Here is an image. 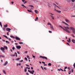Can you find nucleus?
I'll use <instances>...</instances> for the list:
<instances>
[{"mask_svg": "<svg viewBox=\"0 0 75 75\" xmlns=\"http://www.w3.org/2000/svg\"><path fill=\"white\" fill-rule=\"evenodd\" d=\"M15 39H16V40H21V39H20V38L17 37V36H16L15 37Z\"/></svg>", "mask_w": 75, "mask_h": 75, "instance_id": "39448f33", "label": "nucleus"}, {"mask_svg": "<svg viewBox=\"0 0 75 75\" xmlns=\"http://www.w3.org/2000/svg\"><path fill=\"white\" fill-rule=\"evenodd\" d=\"M31 69H33V67H31Z\"/></svg>", "mask_w": 75, "mask_h": 75, "instance_id": "6e6d98bb", "label": "nucleus"}, {"mask_svg": "<svg viewBox=\"0 0 75 75\" xmlns=\"http://www.w3.org/2000/svg\"><path fill=\"white\" fill-rule=\"evenodd\" d=\"M6 43H8V44H9V43H10V42L7 40L6 41Z\"/></svg>", "mask_w": 75, "mask_h": 75, "instance_id": "7c9ffc66", "label": "nucleus"}, {"mask_svg": "<svg viewBox=\"0 0 75 75\" xmlns=\"http://www.w3.org/2000/svg\"><path fill=\"white\" fill-rule=\"evenodd\" d=\"M4 48H5V49H6V50H7V49H8V48L7 47V46H4Z\"/></svg>", "mask_w": 75, "mask_h": 75, "instance_id": "f3484780", "label": "nucleus"}, {"mask_svg": "<svg viewBox=\"0 0 75 75\" xmlns=\"http://www.w3.org/2000/svg\"><path fill=\"white\" fill-rule=\"evenodd\" d=\"M72 2H74L75 1V0H71Z\"/></svg>", "mask_w": 75, "mask_h": 75, "instance_id": "603ef678", "label": "nucleus"}, {"mask_svg": "<svg viewBox=\"0 0 75 75\" xmlns=\"http://www.w3.org/2000/svg\"><path fill=\"white\" fill-rule=\"evenodd\" d=\"M60 27H61L62 29H63L64 31H65L67 33H70V31H69L68 30L70 28V30H72V32L73 34H75V28H74L73 27H65L64 26V28H65L64 29V28L62 27L61 26H59Z\"/></svg>", "mask_w": 75, "mask_h": 75, "instance_id": "f257e3e1", "label": "nucleus"}, {"mask_svg": "<svg viewBox=\"0 0 75 75\" xmlns=\"http://www.w3.org/2000/svg\"><path fill=\"white\" fill-rule=\"evenodd\" d=\"M44 69H45L46 70V69H47L45 67L44 68Z\"/></svg>", "mask_w": 75, "mask_h": 75, "instance_id": "774afa93", "label": "nucleus"}, {"mask_svg": "<svg viewBox=\"0 0 75 75\" xmlns=\"http://www.w3.org/2000/svg\"><path fill=\"white\" fill-rule=\"evenodd\" d=\"M9 33V32H7V35H9V34H8V33Z\"/></svg>", "mask_w": 75, "mask_h": 75, "instance_id": "de8ad7c7", "label": "nucleus"}, {"mask_svg": "<svg viewBox=\"0 0 75 75\" xmlns=\"http://www.w3.org/2000/svg\"><path fill=\"white\" fill-rule=\"evenodd\" d=\"M41 68H42V69L43 70H44V69L43 68V67H42V66H41Z\"/></svg>", "mask_w": 75, "mask_h": 75, "instance_id": "8fccbe9b", "label": "nucleus"}, {"mask_svg": "<svg viewBox=\"0 0 75 75\" xmlns=\"http://www.w3.org/2000/svg\"><path fill=\"white\" fill-rule=\"evenodd\" d=\"M49 14L50 15L51 17L52 18V19L54 20V16H53L54 14H52V13H49Z\"/></svg>", "mask_w": 75, "mask_h": 75, "instance_id": "7ed1b4c3", "label": "nucleus"}, {"mask_svg": "<svg viewBox=\"0 0 75 75\" xmlns=\"http://www.w3.org/2000/svg\"><path fill=\"white\" fill-rule=\"evenodd\" d=\"M60 69L61 71H64V70L62 69Z\"/></svg>", "mask_w": 75, "mask_h": 75, "instance_id": "49530a36", "label": "nucleus"}, {"mask_svg": "<svg viewBox=\"0 0 75 75\" xmlns=\"http://www.w3.org/2000/svg\"><path fill=\"white\" fill-rule=\"evenodd\" d=\"M0 25L1 27H2V28L3 27V26H2V24H1V22H0Z\"/></svg>", "mask_w": 75, "mask_h": 75, "instance_id": "b1692460", "label": "nucleus"}, {"mask_svg": "<svg viewBox=\"0 0 75 75\" xmlns=\"http://www.w3.org/2000/svg\"><path fill=\"white\" fill-rule=\"evenodd\" d=\"M22 1H23V2H24V1H25V0H22Z\"/></svg>", "mask_w": 75, "mask_h": 75, "instance_id": "e2e57ef3", "label": "nucleus"}, {"mask_svg": "<svg viewBox=\"0 0 75 75\" xmlns=\"http://www.w3.org/2000/svg\"><path fill=\"white\" fill-rule=\"evenodd\" d=\"M67 67H65L64 68V69H67Z\"/></svg>", "mask_w": 75, "mask_h": 75, "instance_id": "a19ab883", "label": "nucleus"}, {"mask_svg": "<svg viewBox=\"0 0 75 75\" xmlns=\"http://www.w3.org/2000/svg\"><path fill=\"white\" fill-rule=\"evenodd\" d=\"M69 40H67V41H68V42H71V39L70 38H69Z\"/></svg>", "mask_w": 75, "mask_h": 75, "instance_id": "f8f14e48", "label": "nucleus"}, {"mask_svg": "<svg viewBox=\"0 0 75 75\" xmlns=\"http://www.w3.org/2000/svg\"><path fill=\"white\" fill-rule=\"evenodd\" d=\"M20 59V58H17V59H16V60H19Z\"/></svg>", "mask_w": 75, "mask_h": 75, "instance_id": "3c124183", "label": "nucleus"}, {"mask_svg": "<svg viewBox=\"0 0 75 75\" xmlns=\"http://www.w3.org/2000/svg\"><path fill=\"white\" fill-rule=\"evenodd\" d=\"M0 50H1L4 52V50H5L4 49V47H1L0 48Z\"/></svg>", "mask_w": 75, "mask_h": 75, "instance_id": "20e7f679", "label": "nucleus"}, {"mask_svg": "<svg viewBox=\"0 0 75 75\" xmlns=\"http://www.w3.org/2000/svg\"><path fill=\"white\" fill-rule=\"evenodd\" d=\"M10 51L11 52H13V51L12 50V49H11L10 50Z\"/></svg>", "mask_w": 75, "mask_h": 75, "instance_id": "13d9d810", "label": "nucleus"}, {"mask_svg": "<svg viewBox=\"0 0 75 75\" xmlns=\"http://www.w3.org/2000/svg\"><path fill=\"white\" fill-rule=\"evenodd\" d=\"M42 63L43 64H45V63L44 62H42Z\"/></svg>", "mask_w": 75, "mask_h": 75, "instance_id": "09e8293b", "label": "nucleus"}, {"mask_svg": "<svg viewBox=\"0 0 75 75\" xmlns=\"http://www.w3.org/2000/svg\"><path fill=\"white\" fill-rule=\"evenodd\" d=\"M34 70H32V71H30V74H34Z\"/></svg>", "mask_w": 75, "mask_h": 75, "instance_id": "9d476101", "label": "nucleus"}, {"mask_svg": "<svg viewBox=\"0 0 75 75\" xmlns=\"http://www.w3.org/2000/svg\"><path fill=\"white\" fill-rule=\"evenodd\" d=\"M71 72H73L74 71V69H71Z\"/></svg>", "mask_w": 75, "mask_h": 75, "instance_id": "58836bf2", "label": "nucleus"}, {"mask_svg": "<svg viewBox=\"0 0 75 75\" xmlns=\"http://www.w3.org/2000/svg\"><path fill=\"white\" fill-rule=\"evenodd\" d=\"M67 45H69V46H70V45L68 43H67Z\"/></svg>", "mask_w": 75, "mask_h": 75, "instance_id": "79ce46f5", "label": "nucleus"}, {"mask_svg": "<svg viewBox=\"0 0 75 75\" xmlns=\"http://www.w3.org/2000/svg\"><path fill=\"white\" fill-rule=\"evenodd\" d=\"M26 75H29V74L28 73H26Z\"/></svg>", "mask_w": 75, "mask_h": 75, "instance_id": "680f3d73", "label": "nucleus"}, {"mask_svg": "<svg viewBox=\"0 0 75 75\" xmlns=\"http://www.w3.org/2000/svg\"><path fill=\"white\" fill-rule=\"evenodd\" d=\"M19 62H23V60H21L19 61Z\"/></svg>", "mask_w": 75, "mask_h": 75, "instance_id": "f704fd0d", "label": "nucleus"}, {"mask_svg": "<svg viewBox=\"0 0 75 75\" xmlns=\"http://www.w3.org/2000/svg\"><path fill=\"white\" fill-rule=\"evenodd\" d=\"M19 44H23V42H19Z\"/></svg>", "mask_w": 75, "mask_h": 75, "instance_id": "72a5a7b5", "label": "nucleus"}, {"mask_svg": "<svg viewBox=\"0 0 75 75\" xmlns=\"http://www.w3.org/2000/svg\"><path fill=\"white\" fill-rule=\"evenodd\" d=\"M65 21L67 22V23H69V21L67 19H65Z\"/></svg>", "mask_w": 75, "mask_h": 75, "instance_id": "aec40b11", "label": "nucleus"}, {"mask_svg": "<svg viewBox=\"0 0 75 75\" xmlns=\"http://www.w3.org/2000/svg\"><path fill=\"white\" fill-rule=\"evenodd\" d=\"M71 35L72 36V37H73V38H75V36H74V34H71Z\"/></svg>", "mask_w": 75, "mask_h": 75, "instance_id": "c756f323", "label": "nucleus"}, {"mask_svg": "<svg viewBox=\"0 0 75 75\" xmlns=\"http://www.w3.org/2000/svg\"><path fill=\"white\" fill-rule=\"evenodd\" d=\"M25 59L27 61H28V60H27V58L26 57H25Z\"/></svg>", "mask_w": 75, "mask_h": 75, "instance_id": "4c0bfd02", "label": "nucleus"}, {"mask_svg": "<svg viewBox=\"0 0 75 75\" xmlns=\"http://www.w3.org/2000/svg\"><path fill=\"white\" fill-rule=\"evenodd\" d=\"M71 41L73 42V43H75V40L74 39H72L71 40Z\"/></svg>", "mask_w": 75, "mask_h": 75, "instance_id": "4468645a", "label": "nucleus"}, {"mask_svg": "<svg viewBox=\"0 0 75 75\" xmlns=\"http://www.w3.org/2000/svg\"><path fill=\"white\" fill-rule=\"evenodd\" d=\"M11 3L12 4H13V3H14V2L12 1V2H11Z\"/></svg>", "mask_w": 75, "mask_h": 75, "instance_id": "bf43d9fd", "label": "nucleus"}, {"mask_svg": "<svg viewBox=\"0 0 75 75\" xmlns=\"http://www.w3.org/2000/svg\"><path fill=\"white\" fill-rule=\"evenodd\" d=\"M47 25H51V23H50L48 22V23L47 24Z\"/></svg>", "mask_w": 75, "mask_h": 75, "instance_id": "cd10ccee", "label": "nucleus"}, {"mask_svg": "<svg viewBox=\"0 0 75 75\" xmlns=\"http://www.w3.org/2000/svg\"><path fill=\"white\" fill-rule=\"evenodd\" d=\"M3 29L4 31H6V28L4 27L3 28Z\"/></svg>", "mask_w": 75, "mask_h": 75, "instance_id": "a878e982", "label": "nucleus"}, {"mask_svg": "<svg viewBox=\"0 0 75 75\" xmlns=\"http://www.w3.org/2000/svg\"><path fill=\"white\" fill-rule=\"evenodd\" d=\"M48 65L49 66H51V63H49L48 64Z\"/></svg>", "mask_w": 75, "mask_h": 75, "instance_id": "2f4dec72", "label": "nucleus"}, {"mask_svg": "<svg viewBox=\"0 0 75 75\" xmlns=\"http://www.w3.org/2000/svg\"><path fill=\"white\" fill-rule=\"evenodd\" d=\"M57 71H61V70L60 69H58Z\"/></svg>", "mask_w": 75, "mask_h": 75, "instance_id": "4d7b16f0", "label": "nucleus"}, {"mask_svg": "<svg viewBox=\"0 0 75 75\" xmlns=\"http://www.w3.org/2000/svg\"><path fill=\"white\" fill-rule=\"evenodd\" d=\"M64 24H65L66 25H67V26H68L69 25H68V24L66 23L65 22H62Z\"/></svg>", "mask_w": 75, "mask_h": 75, "instance_id": "9b49d317", "label": "nucleus"}, {"mask_svg": "<svg viewBox=\"0 0 75 75\" xmlns=\"http://www.w3.org/2000/svg\"><path fill=\"white\" fill-rule=\"evenodd\" d=\"M16 48L17 49H20L21 47L20 46H17L16 47Z\"/></svg>", "mask_w": 75, "mask_h": 75, "instance_id": "1a4fd4ad", "label": "nucleus"}, {"mask_svg": "<svg viewBox=\"0 0 75 75\" xmlns=\"http://www.w3.org/2000/svg\"><path fill=\"white\" fill-rule=\"evenodd\" d=\"M26 66H28V67H29V65H28V64H26Z\"/></svg>", "mask_w": 75, "mask_h": 75, "instance_id": "338daca9", "label": "nucleus"}, {"mask_svg": "<svg viewBox=\"0 0 75 75\" xmlns=\"http://www.w3.org/2000/svg\"><path fill=\"white\" fill-rule=\"evenodd\" d=\"M33 58H35V57L34 56H33Z\"/></svg>", "mask_w": 75, "mask_h": 75, "instance_id": "864d4df0", "label": "nucleus"}, {"mask_svg": "<svg viewBox=\"0 0 75 75\" xmlns=\"http://www.w3.org/2000/svg\"><path fill=\"white\" fill-rule=\"evenodd\" d=\"M27 3V1H25L24 2V4H25V3Z\"/></svg>", "mask_w": 75, "mask_h": 75, "instance_id": "052dcab7", "label": "nucleus"}, {"mask_svg": "<svg viewBox=\"0 0 75 75\" xmlns=\"http://www.w3.org/2000/svg\"><path fill=\"white\" fill-rule=\"evenodd\" d=\"M7 26H8V25H7V24H6V25H4V28L7 27Z\"/></svg>", "mask_w": 75, "mask_h": 75, "instance_id": "2eb2a0df", "label": "nucleus"}, {"mask_svg": "<svg viewBox=\"0 0 75 75\" xmlns=\"http://www.w3.org/2000/svg\"><path fill=\"white\" fill-rule=\"evenodd\" d=\"M26 66H28V67H29V65H28V64H26Z\"/></svg>", "mask_w": 75, "mask_h": 75, "instance_id": "69168bd1", "label": "nucleus"}, {"mask_svg": "<svg viewBox=\"0 0 75 75\" xmlns=\"http://www.w3.org/2000/svg\"><path fill=\"white\" fill-rule=\"evenodd\" d=\"M28 72H30H30H31V71H30V70H28Z\"/></svg>", "mask_w": 75, "mask_h": 75, "instance_id": "0e129e2a", "label": "nucleus"}, {"mask_svg": "<svg viewBox=\"0 0 75 75\" xmlns=\"http://www.w3.org/2000/svg\"><path fill=\"white\" fill-rule=\"evenodd\" d=\"M56 11L57 12V13H61V11H59L57 10H56Z\"/></svg>", "mask_w": 75, "mask_h": 75, "instance_id": "412c9836", "label": "nucleus"}, {"mask_svg": "<svg viewBox=\"0 0 75 75\" xmlns=\"http://www.w3.org/2000/svg\"><path fill=\"white\" fill-rule=\"evenodd\" d=\"M50 28H51V29H52V30H54V28H53V26H52V25H51V26H50Z\"/></svg>", "mask_w": 75, "mask_h": 75, "instance_id": "ddd939ff", "label": "nucleus"}, {"mask_svg": "<svg viewBox=\"0 0 75 75\" xmlns=\"http://www.w3.org/2000/svg\"><path fill=\"white\" fill-rule=\"evenodd\" d=\"M15 49V47H12V50H14Z\"/></svg>", "mask_w": 75, "mask_h": 75, "instance_id": "e433bc0d", "label": "nucleus"}, {"mask_svg": "<svg viewBox=\"0 0 75 75\" xmlns=\"http://www.w3.org/2000/svg\"><path fill=\"white\" fill-rule=\"evenodd\" d=\"M3 37H5L6 38H7V39H8V37H7L6 35H3Z\"/></svg>", "mask_w": 75, "mask_h": 75, "instance_id": "6ab92c4d", "label": "nucleus"}, {"mask_svg": "<svg viewBox=\"0 0 75 75\" xmlns=\"http://www.w3.org/2000/svg\"><path fill=\"white\" fill-rule=\"evenodd\" d=\"M40 58H43V59H45L46 60H47L48 59V58H47V57L45 56H40Z\"/></svg>", "mask_w": 75, "mask_h": 75, "instance_id": "f03ea898", "label": "nucleus"}, {"mask_svg": "<svg viewBox=\"0 0 75 75\" xmlns=\"http://www.w3.org/2000/svg\"><path fill=\"white\" fill-rule=\"evenodd\" d=\"M17 53H18V54H20V52H18V51L17 52Z\"/></svg>", "mask_w": 75, "mask_h": 75, "instance_id": "c03bdc74", "label": "nucleus"}, {"mask_svg": "<svg viewBox=\"0 0 75 75\" xmlns=\"http://www.w3.org/2000/svg\"><path fill=\"white\" fill-rule=\"evenodd\" d=\"M3 72H4V73L5 74H6V71H5L4 70H3Z\"/></svg>", "mask_w": 75, "mask_h": 75, "instance_id": "bb28decb", "label": "nucleus"}, {"mask_svg": "<svg viewBox=\"0 0 75 75\" xmlns=\"http://www.w3.org/2000/svg\"><path fill=\"white\" fill-rule=\"evenodd\" d=\"M49 33H52V31H50V30L49 31Z\"/></svg>", "mask_w": 75, "mask_h": 75, "instance_id": "a18cd8bd", "label": "nucleus"}, {"mask_svg": "<svg viewBox=\"0 0 75 75\" xmlns=\"http://www.w3.org/2000/svg\"><path fill=\"white\" fill-rule=\"evenodd\" d=\"M8 64V62L7 61H6L5 63L4 64V66H5L6 65Z\"/></svg>", "mask_w": 75, "mask_h": 75, "instance_id": "6e6552de", "label": "nucleus"}, {"mask_svg": "<svg viewBox=\"0 0 75 75\" xmlns=\"http://www.w3.org/2000/svg\"><path fill=\"white\" fill-rule=\"evenodd\" d=\"M68 69H69L70 70V72H71V69H70V68H69V67H68Z\"/></svg>", "mask_w": 75, "mask_h": 75, "instance_id": "37998d69", "label": "nucleus"}, {"mask_svg": "<svg viewBox=\"0 0 75 75\" xmlns=\"http://www.w3.org/2000/svg\"><path fill=\"white\" fill-rule=\"evenodd\" d=\"M53 5H54L55 6L54 7H57L59 9H60V7H59L58 6H56V5L55 4H53Z\"/></svg>", "mask_w": 75, "mask_h": 75, "instance_id": "0eeeda50", "label": "nucleus"}, {"mask_svg": "<svg viewBox=\"0 0 75 75\" xmlns=\"http://www.w3.org/2000/svg\"><path fill=\"white\" fill-rule=\"evenodd\" d=\"M2 57V58H4V56L2 55H0V57Z\"/></svg>", "mask_w": 75, "mask_h": 75, "instance_id": "5701e85b", "label": "nucleus"}, {"mask_svg": "<svg viewBox=\"0 0 75 75\" xmlns=\"http://www.w3.org/2000/svg\"><path fill=\"white\" fill-rule=\"evenodd\" d=\"M27 11H28L29 12H30L31 13H32V11H31V10H28Z\"/></svg>", "mask_w": 75, "mask_h": 75, "instance_id": "393cba45", "label": "nucleus"}, {"mask_svg": "<svg viewBox=\"0 0 75 75\" xmlns=\"http://www.w3.org/2000/svg\"><path fill=\"white\" fill-rule=\"evenodd\" d=\"M10 30H11V29L8 28H7L6 30V31H8V32H10Z\"/></svg>", "mask_w": 75, "mask_h": 75, "instance_id": "423d86ee", "label": "nucleus"}, {"mask_svg": "<svg viewBox=\"0 0 75 75\" xmlns=\"http://www.w3.org/2000/svg\"><path fill=\"white\" fill-rule=\"evenodd\" d=\"M24 71H25V72H26V71H27V69H24Z\"/></svg>", "mask_w": 75, "mask_h": 75, "instance_id": "ea45409f", "label": "nucleus"}, {"mask_svg": "<svg viewBox=\"0 0 75 75\" xmlns=\"http://www.w3.org/2000/svg\"><path fill=\"white\" fill-rule=\"evenodd\" d=\"M30 7H34V6L33 5H30Z\"/></svg>", "mask_w": 75, "mask_h": 75, "instance_id": "c9c22d12", "label": "nucleus"}, {"mask_svg": "<svg viewBox=\"0 0 75 75\" xmlns=\"http://www.w3.org/2000/svg\"><path fill=\"white\" fill-rule=\"evenodd\" d=\"M21 6H23V7H25V8H26V7H25V6H24V4H22Z\"/></svg>", "mask_w": 75, "mask_h": 75, "instance_id": "473e14b6", "label": "nucleus"}, {"mask_svg": "<svg viewBox=\"0 0 75 75\" xmlns=\"http://www.w3.org/2000/svg\"><path fill=\"white\" fill-rule=\"evenodd\" d=\"M25 53H27V52H27V51H25Z\"/></svg>", "mask_w": 75, "mask_h": 75, "instance_id": "5fc2aeb1", "label": "nucleus"}, {"mask_svg": "<svg viewBox=\"0 0 75 75\" xmlns=\"http://www.w3.org/2000/svg\"><path fill=\"white\" fill-rule=\"evenodd\" d=\"M35 12L36 14H37V13H38V11L37 10H35Z\"/></svg>", "mask_w": 75, "mask_h": 75, "instance_id": "4be33fe9", "label": "nucleus"}, {"mask_svg": "<svg viewBox=\"0 0 75 75\" xmlns=\"http://www.w3.org/2000/svg\"><path fill=\"white\" fill-rule=\"evenodd\" d=\"M30 56H29L28 55H27V57L28 58V59H30V58H29Z\"/></svg>", "mask_w": 75, "mask_h": 75, "instance_id": "c85d7f7f", "label": "nucleus"}, {"mask_svg": "<svg viewBox=\"0 0 75 75\" xmlns=\"http://www.w3.org/2000/svg\"><path fill=\"white\" fill-rule=\"evenodd\" d=\"M10 37L11 38H15V37L13 35H11Z\"/></svg>", "mask_w": 75, "mask_h": 75, "instance_id": "dca6fc26", "label": "nucleus"}, {"mask_svg": "<svg viewBox=\"0 0 75 75\" xmlns=\"http://www.w3.org/2000/svg\"><path fill=\"white\" fill-rule=\"evenodd\" d=\"M38 17H36V18H35V21H37V20H38Z\"/></svg>", "mask_w": 75, "mask_h": 75, "instance_id": "a211bd4d", "label": "nucleus"}]
</instances>
